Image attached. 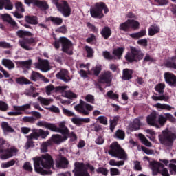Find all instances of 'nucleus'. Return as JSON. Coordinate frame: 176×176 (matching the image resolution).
Wrapping results in <instances>:
<instances>
[{
    "instance_id": "f257e3e1",
    "label": "nucleus",
    "mask_w": 176,
    "mask_h": 176,
    "mask_svg": "<svg viewBox=\"0 0 176 176\" xmlns=\"http://www.w3.org/2000/svg\"><path fill=\"white\" fill-rule=\"evenodd\" d=\"M34 161V171L41 175L52 174V172L46 170H50L54 165L53 158L49 154L43 155L38 157L32 159Z\"/></svg>"
},
{
    "instance_id": "f03ea898",
    "label": "nucleus",
    "mask_w": 176,
    "mask_h": 176,
    "mask_svg": "<svg viewBox=\"0 0 176 176\" xmlns=\"http://www.w3.org/2000/svg\"><path fill=\"white\" fill-rule=\"evenodd\" d=\"M9 146H10V144L8 142L5 141L3 138H0V159L1 160H8V159L16 156L17 152H19V149L14 146L6 149Z\"/></svg>"
},
{
    "instance_id": "7ed1b4c3",
    "label": "nucleus",
    "mask_w": 176,
    "mask_h": 176,
    "mask_svg": "<svg viewBox=\"0 0 176 176\" xmlns=\"http://www.w3.org/2000/svg\"><path fill=\"white\" fill-rule=\"evenodd\" d=\"M109 155L112 157H117V159H120L121 160H127V153L117 142H114L110 145Z\"/></svg>"
},
{
    "instance_id": "20e7f679",
    "label": "nucleus",
    "mask_w": 176,
    "mask_h": 176,
    "mask_svg": "<svg viewBox=\"0 0 176 176\" xmlns=\"http://www.w3.org/2000/svg\"><path fill=\"white\" fill-rule=\"evenodd\" d=\"M107 14L109 12L108 7L104 2L96 3L94 7L90 9V14L94 19H102L104 17V13Z\"/></svg>"
},
{
    "instance_id": "39448f33",
    "label": "nucleus",
    "mask_w": 176,
    "mask_h": 176,
    "mask_svg": "<svg viewBox=\"0 0 176 176\" xmlns=\"http://www.w3.org/2000/svg\"><path fill=\"white\" fill-rule=\"evenodd\" d=\"M75 168L73 170L75 176H90L89 172H87V168H89L91 173H94V166L87 164L85 165L84 163L76 162L74 164Z\"/></svg>"
},
{
    "instance_id": "423d86ee",
    "label": "nucleus",
    "mask_w": 176,
    "mask_h": 176,
    "mask_svg": "<svg viewBox=\"0 0 176 176\" xmlns=\"http://www.w3.org/2000/svg\"><path fill=\"white\" fill-rule=\"evenodd\" d=\"M158 138L162 145L170 146L175 141V135L168 131V129H165L162 131V134L159 135Z\"/></svg>"
},
{
    "instance_id": "0eeeda50",
    "label": "nucleus",
    "mask_w": 176,
    "mask_h": 176,
    "mask_svg": "<svg viewBox=\"0 0 176 176\" xmlns=\"http://www.w3.org/2000/svg\"><path fill=\"white\" fill-rule=\"evenodd\" d=\"M74 109L78 112L79 113H82L83 115H89L91 111H93L94 108L91 104L87 103L86 102L80 100V103L74 107Z\"/></svg>"
},
{
    "instance_id": "6e6552de",
    "label": "nucleus",
    "mask_w": 176,
    "mask_h": 176,
    "mask_svg": "<svg viewBox=\"0 0 176 176\" xmlns=\"http://www.w3.org/2000/svg\"><path fill=\"white\" fill-rule=\"evenodd\" d=\"M55 5L59 12L64 16V17H69L72 10L69 4L65 1H62L60 3H55Z\"/></svg>"
},
{
    "instance_id": "1a4fd4ad",
    "label": "nucleus",
    "mask_w": 176,
    "mask_h": 176,
    "mask_svg": "<svg viewBox=\"0 0 176 176\" xmlns=\"http://www.w3.org/2000/svg\"><path fill=\"white\" fill-rule=\"evenodd\" d=\"M68 89V86L67 85L58 86L56 87V91H60L63 97H65L66 98H69L70 100H72V98H76L78 97L76 94H74L70 90L66 91V89Z\"/></svg>"
},
{
    "instance_id": "9d476101",
    "label": "nucleus",
    "mask_w": 176,
    "mask_h": 176,
    "mask_svg": "<svg viewBox=\"0 0 176 176\" xmlns=\"http://www.w3.org/2000/svg\"><path fill=\"white\" fill-rule=\"evenodd\" d=\"M138 27H140V23L138 21L128 19L126 21L120 25L119 29L121 30V31H127L129 28H134V30H135L138 28Z\"/></svg>"
},
{
    "instance_id": "9b49d317",
    "label": "nucleus",
    "mask_w": 176,
    "mask_h": 176,
    "mask_svg": "<svg viewBox=\"0 0 176 176\" xmlns=\"http://www.w3.org/2000/svg\"><path fill=\"white\" fill-rule=\"evenodd\" d=\"M60 43H62V50L67 54H72V43L67 37H60L59 38Z\"/></svg>"
},
{
    "instance_id": "f8f14e48",
    "label": "nucleus",
    "mask_w": 176,
    "mask_h": 176,
    "mask_svg": "<svg viewBox=\"0 0 176 176\" xmlns=\"http://www.w3.org/2000/svg\"><path fill=\"white\" fill-rule=\"evenodd\" d=\"M35 68L43 71V72H47L50 69L49 66V61L47 60H43L38 58V63H34Z\"/></svg>"
},
{
    "instance_id": "ddd939ff",
    "label": "nucleus",
    "mask_w": 176,
    "mask_h": 176,
    "mask_svg": "<svg viewBox=\"0 0 176 176\" xmlns=\"http://www.w3.org/2000/svg\"><path fill=\"white\" fill-rule=\"evenodd\" d=\"M112 73L111 72L107 71L102 72L98 79V82L100 83H107V85H110L112 82L113 79Z\"/></svg>"
},
{
    "instance_id": "4468645a",
    "label": "nucleus",
    "mask_w": 176,
    "mask_h": 176,
    "mask_svg": "<svg viewBox=\"0 0 176 176\" xmlns=\"http://www.w3.org/2000/svg\"><path fill=\"white\" fill-rule=\"evenodd\" d=\"M56 77L57 79L63 80L65 83H68V82H71V80H72V78L69 76V73L67 69H61L58 74H56Z\"/></svg>"
},
{
    "instance_id": "2eb2a0df",
    "label": "nucleus",
    "mask_w": 176,
    "mask_h": 176,
    "mask_svg": "<svg viewBox=\"0 0 176 176\" xmlns=\"http://www.w3.org/2000/svg\"><path fill=\"white\" fill-rule=\"evenodd\" d=\"M20 46L25 49V50H32V47L30 45L32 43H35V39L31 38H23L19 41Z\"/></svg>"
},
{
    "instance_id": "dca6fc26",
    "label": "nucleus",
    "mask_w": 176,
    "mask_h": 176,
    "mask_svg": "<svg viewBox=\"0 0 176 176\" xmlns=\"http://www.w3.org/2000/svg\"><path fill=\"white\" fill-rule=\"evenodd\" d=\"M164 79L165 82L169 85V86H175L176 85V76L170 72H165L164 74Z\"/></svg>"
},
{
    "instance_id": "f3484780",
    "label": "nucleus",
    "mask_w": 176,
    "mask_h": 176,
    "mask_svg": "<svg viewBox=\"0 0 176 176\" xmlns=\"http://www.w3.org/2000/svg\"><path fill=\"white\" fill-rule=\"evenodd\" d=\"M157 114L155 112L151 113L149 116H147L146 120L149 126H153L157 129H159V124H157Z\"/></svg>"
},
{
    "instance_id": "a211bd4d",
    "label": "nucleus",
    "mask_w": 176,
    "mask_h": 176,
    "mask_svg": "<svg viewBox=\"0 0 176 176\" xmlns=\"http://www.w3.org/2000/svg\"><path fill=\"white\" fill-rule=\"evenodd\" d=\"M32 2L36 6L41 8V9H49V6L46 2L41 1L39 0H25V3H26V5H30V3H32Z\"/></svg>"
},
{
    "instance_id": "6ab92c4d",
    "label": "nucleus",
    "mask_w": 176,
    "mask_h": 176,
    "mask_svg": "<svg viewBox=\"0 0 176 176\" xmlns=\"http://www.w3.org/2000/svg\"><path fill=\"white\" fill-rule=\"evenodd\" d=\"M3 6L6 10H13V3L10 0H0V10L3 9Z\"/></svg>"
},
{
    "instance_id": "aec40b11",
    "label": "nucleus",
    "mask_w": 176,
    "mask_h": 176,
    "mask_svg": "<svg viewBox=\"0 0 176 176\" xmlns=\"http://www.w3.org/2000/svg\"><path fill=\"white\" fill-rule=\"evenodd\" d=\"M63 135L64 136H61L60 135H54L52 137V141H53L54 144H61V142L68 140V136L67 135Z\"/></svg>"
},
{
    "instance_id": "412c9836",
    "label": "nucleus",
    "mask_w": 176,
    "mask_h": 176,
    "mask_svg": "<svg viewBox=\"0 0 176 176\" xmlns=\"http://www.w3.org/2000/svg\"><path fill=\"white\" fill-rule=\"evenodd\" d=\"M131 53L135 56L138 60H141L144 57V54L141 52V49L136 48L135 47H130Z\"/></svg>"
},
{
    "instance_id": "4be33fe9",
    "label": "nucleus",
    "mask_w": 176,
    "mask_h": 176,
    "mask_svg": "<svg viewBox=\"0 0 176 176\" xmlns=\"http://www.w3.org/2000/svg\"><path fill=\"white\" fill-rule=\"evenodd\" d=\"M152 100L153 101H168L170 100V96L167 95V94L160 95L157 96V94L151 96Z\"/></svg>"
},
{
    "instance_id": "5701e85b",
    "label": "nucleus",
    "mask_w": 176,
    "mask_h": 176,
    "mask_svg": "<svg viewBox=\"0 0 176 176\" xmlns=\"http://www.w3.org/2000/svg\"><path fill=\"white\" fill-rule=\"evenodd\" d=\"M59 131H57V133H60L63 134V135H69V130H68V128L65 127V122H61L59 123Z\"/></svg>"
},
{
    "instance_id": "b1692460",
    "label": "nucleus",
    "mask_w": 176,
    "mask_h": 176,
    "mask_svg": "<svg viewBox=\"0 0 176 176\" xmlns=\"http://www.w3.org/2000/svg\"><path fill=\"white\" fill-rule=\"evenodd\" d=\"M159 32H160V28L157 25H151L148 28L149 36H153V35H156Z\"/></svg>"
},
{
    "instance_id": "393cba45",
    "label": "nucleus",
    "mask_w": 176,
    "mask_h": 176,
    "mask_svg": "<svg viewBox=\"0 0 176 176\" xmlns=\"http://www.w3.org/2000/svg\"><path fill=\"white\" fill-rule=\"evenodd\" d=\"M123 52H124V47H118L114 49L113 50V58H118V60H120L122 54H123Z\"/></svg>"
},
{
    "instance_id": "a878e982",
    "label": "nucleus",
    "mask_w": 176,
    "mask_h": 176,
    "mask_svg": "<svg viewBox=\"0 0 176 176\" xmlns=\"http://www.w3.org/2000/svg\"><path fill=\"white\" fill-rule=\"evenodd\" d=\"M68 160L64 157H61L59 161L56 162V166L58 168H66L68 167Z\"/></svg>"
},
{
    "instance_id": "bb28decb",
    "label": "nucleus",
    "mask_w": 176,
    "mask_h": 176,
    "mask_svg": "<svg viewBox=\"0 0 176 176\" xmlns=\"http://www.w3.org/2000/svg\"><path fill=\"white\" fill-rule=\"evenodd\" d=\"M32 133L26 136L27 140H39V129H34Z\"/></svg>"
},
{
    "instance_id": "cd10ccee",
    "label": "nucleus",
    "mask_w": 176,
    "mask_h": 176,
    "mask_svg": "<svg viewBox=\"0 0 176 176\" xmlns=\"http://www.w3.org/2000/svg\"><path fill=\"white\" fill-rule=\"evenodd\" d=\"M32 64V60L31 59H29L25 61L17 62V65H19L21 68H27L28 69H30L31 68Z\"/></svg>"
},
{
    "instance_id": "c85d7f7f",
    "label": "nucleus",
    "mask_w": 176,
    "mask_h": 176,
    "mask_svg": "<svg viewBox=\"0 0 176 176\" xmlns=\"http://www.w3.org/2000/svg\"><path fill=\"white\" fill-rule=\"evenodd\" d=\"M140 126H141V122L140 119L136 118L133 120L132 124H130V129L131 131H136V130H140Z\"/></svg>"
},
{
    "instance_id": "c756f323",
    "label": "nucleus",
    "mask_w": 176,
    "mask_h": 176,
    "mask_svg": "<svg viewBox=\"0 0 176 176\" xmlns=\"http://www.w3.org/2000/svg\"><path fill=\"white\" fill-rule=\"evenodd\" d=\"M133 71L129 69H124L123 70L122 79L123 80H130L133 76Z\"/></svg>"
},
{
    "instance_id": "7c9ffc66",
    "label": "nucleus",
    "mask_w": 176,
    "mask_h": 176,
    "mask_svg": "<svg viewBox=\"0 0 176 176\" xmlns=\"http://www.w3.org/2000/svg\"><path fill=\"white\" fill-rule=\"evenodd\" d=\"M101 34L104 39H108L112 34V31L109 27L106 26L102 30Z\"/></svg>"
},
{
    "instance_id": "2f4dec72",
    "label": "nucleus",
    "mask_w": 176,
    "mask_h": 176,
    "mask_svg": "<svg viewBox=\"0 0 176 176\" xmlns=\"http://www.w3.org/2000/svg\"><path fill=\"white\" fill-rule=\"evenodd\" d=\"M154 107L157 108V109H166V111H171V109H174V107L167 104L157 103Z\"/></svg>"
},
{
    "instance_id": "473e14b6",
    "label": "nucleus",
    "mask_w": 176,
    "mask_h": 176,
    "mask_svg": "<svg viewBox=\"0 0 176 176\" xmlns=\"http://www.w3.org/2000/svg\"><path fill=\"white\" fill-rule=\"evenodd\" d=\"M100 72H101V66L96 65L89 71H88L89 75H96V76H98L100 75Z\"/></svg>"
},
{
    "instance_id": "72a5a7b5",
    "label": "nucleus",
    "mask_w": 176,
    "mask_h": 176,
    "mask_svg": "<svg viewBox=\"0 0 176 176\" xmlns=\"http://www.w3.org/2000/svg\"><path fill=\"white\" fill-rule=\"evenodd\" d=\"M138 137L140 140V141L145 145V146H148V148H151L152 146V143L145 138V135H144L142 133H139Z\"/></svg>"
},
{
    "instance_id": "f704fd0d",
    "label": "nucleus",
    "mask_w": 176,
    "mask_h": 176,
    "mask_svg": "<svg viewBox=\"0 0 176 176\" xmlns=\"http://www.w3.org/2000/svg\"><path fill=\"white\" fill-rule=\"evenodd\" d=\"M146 35V30H141L140 32H136V33H133L129 34V36L131 38H133L134 39H139V38H142V36H145Z\"/></svg>"
},
{
    "instance_id": "c9c22d12",
    "label": "nucleus",
    "mask_w": 176,
    "mask_h": 176,
    "mask_svg": "<svg viewBox=\"0 0 176 176\" xmlns=\"http://www.w3.org/2000/svg\"><path fill=\"white\" fill-rule=\"evenodd\" d=\"M47 20L52 21L55 25H61L63 24V19L60 17L50 16Z\"/></svg>"
},
{
    "instance_id": "e433bc0d",
    "label": "nucleus",
    "mask_w": 176,
    "mask_h": 176,
    "mask_svg": "<svg viewBox=\"0 0 176 176\" xmlns=\"http://www.w3.org/2000/svg\"><path fill=\"white\" fill-rule=\"evenodd\" d=\"M1 127L5 133H13L14 131V129H13V128H12V126H10L6 122H3L1 123Z\"/></svg>"
},
{
    "instance_id": "4c0bfd02",
    "label": "nucleus",
    "mask_w": 176,
    "mask_h": 176,
    "mask_svg": "<svg viewBox=\"0 0 176 176\" xmlns=\"http://www.w3.org/2000/svg\"><path fill=\"white\" fill-rule=\"evenodd\" d=\"M2 64L8 69H13V68H14V63L9 59H3Z\"/></svg>"
},
{
    "instance_id": "58836bf2",
    "label": "nucleus",
    "mask_w": 176,
    "mask_h": 176,
    "mask_svg": "<svg viewBox=\"0 0 176 176\" xmlns=\"http://www.w3.org/2000/svg\"><path fill=\"white\" fill-rule=\"evenodd\" d=\"M16 35L19 38H25V36H32V33L28 31L20 30L16 32Z\"/></svg>"
},
{
    "instance_id": "ea45409f",
    "label": "nucleus",
    "mask_w": 176,
    "mask_h": 176,
    "mask_svg": "<svg viewBox=\"0 0 176 176\" xmlns=\"http://www.w3.org/2000/svg\"><path fill=\"white\" fill-rule=\"evenodd\" d=\"M35 90H36V89H35V87H34V86H30L29 89H26L25 91V96H32V97H38V96H39L38 93H36L34 94V91H35Z\"/></svg>"
},
{
    "instance_id": "a19ab883",
    "label": "nucleus",
    "mask_w": 176,
    "mask_h": 176,
    "mask_svg": "<svg viewBox=\"0 0 176 176\" xmlns=\"http://www.w3.org/2000/svg\"><path fill=\"white\" fill-rule=\"evenodd\" d=\"M163 164L159 163L156 161H153L150 162V167L153 171H159V168L162 167Z\"/></svg>"
},
{
    "instance_id": "79ce46f5",
    "label": "nucleus",
    "mask_w": 176,
    "mask_h": 176,
    "mask_svg": "<svg viewBox=\"0 0 176 176\" xmlns=\"http://www.w3.org/2000/svg\"><path fill=\"white\" fill-rule=\"evenodd\" d=\"M38 101H39L40 104H41V105H50V103L53 101L52 99H47L46 98H43V97H38L37 98Z\"/></svg>"
},
{
    "instance_id": "37998d69",
    "label": "nucleus",
    "mask_w": 176,
    "mask_h": 176,
    "mask_svg": "<svg viewBox=\"0 0 176 176\" xmlns=\"http://www.w3.org/2000/svg\"><path fill=\"white\" fill-rule=\"evenodd\" d=\"M166 88V84L161 82L157 84L155 87V91L159 93L160 94H163L164 93V89Z\"/></svg>"
},
{
    "instance_id": "c03bdc74",
    "label": "nucleus",
    "mask_w": 176,
    "mask_h": 176,
    "mask_svg": "<svg viewBox=\"0 0 176 176\" xmlns=\"http://www.w3.org/2000/svg\"><path fill=\"white\" fill-rule=\"evenodd\" d=\"M16 82L19 85H31V81L25 77H20L16 78Z\"/></svg>"
},
{
    "instance_id": "a18cd8bd",
    "label": "nucleus",
    "mask_w": 176,
    "mask_h": 176,
    "mask_svg": "<svg viewBox=\"0 0 176 176\" xmlns=\"http://www.w3.org/2000/svg\"><path fill=\"white\" fill-rule=\"evenodd\" d=\"M16 164V160H11L7 162L2 163L1 164V168H9Z\"/></svg>"
},
{
    "instance_id": "49530a36",
    "label": "nucleus",
    "mask_w": 176,
    "mask_h": 176,
    "mask_svg": "<svg viewBox=\"0 0 176 176\" xmlns=\"http://www.w3.org/2000/svg\"><path fill=\"white\" fill-rule=\"evenodd\" d=\"M13 108L14 111H19L20 112H21V111H27V109H30V108H31V104H26L22 106H14Z\"/></svg>"
},
{
    "instance_id": "de8ad7c7",
    "label": "nucleus",
    "mask_w": 176,
    "mask_h": 176,
    "mask_svg": "<svg viewBox=\"0 0 176 176\" xmlns=\"http://www.w3.org/2000/svg\"><path fill=\"white\" fill-rule=\"evenodd\" d=\"M42 78V75L37 72L32 71L31 75H30V79L31 80H33V82H36V80H39Z\"/></svg>"
},
{
    "instance_id": "09e8293b",
    "label": "nucleus",
    "mask_w": 176,
    "mask_h": 176,
    "mask_svg": "<svg viewBox=\"0 0 176 176\" xmlns=\"http://www.w3.org/2000/svg\"><path fill=\"white\" fill-rule=\"evenodd\" d=\"M25 21L29 24H38V18L36 16H25Z\"/></svg>"
},
{
    "instance_id": "8fccbe9b",
    "label": "nucleus",
    "mask_w": 176,
    "mask_h": 176,
    "mask_svg": "<svg viewBox=\"0 0 176 176\" xmlns=\"http://www.w3.org/2000/svg\"><path fill=\"white\" fill-rule=\"evenodd\" d=\"M146 133L147 134H149L150 136H147L148 138H149L150 141H153V142H155L156 141V139L155 138V136L156 135V133L153 131L152 129H146Z\"/></svg>"
},
{
    "instance_id": "3c124183",
    "label": "nucleus",
    "mask_w": 176,
    "mask_h": 176,
    "mask_svg": "<svg viewBox=\"0 0 176 176\" xmlns=\"http://www.w3.org/2000/svg\"><path fill=\"white\" fill-rule=\"evenodd\" d=\"M49 145H52V141L49 140L46 142H44L41 144V152L42 153H45V152H47V146H49Z\"/></svg>"
},
{
    "instance_id": "603ef678",
    "label": "nucleus",
    "mask_w": 176,
    "mask_h": 176,
    "mask_svg": "<svg viewBox=\"0 0 176 176\" xmlns=\"http://www.w3.org/2000/svg\"><path fill=\"white\" fill-rule=\"evenodd\" d=\"M110 166H116V167H120V166H124V161L116 162L115 160H111L109 162Z\"/></svg>"
},
{
    "instance_id": "864d4df0",
    "label": "nucleus",
    "mask_w": 176,
    "mask_h": 176,
    "mask_svg": "<svg viewBox=\"0 0 176 176\" xmlns=\"http://www.w3.org/2000/svg\"><path fill=\"white\" fill-rule=\"evenodd\" d=\"M45 129H48V130H51V131H55V133H57V131H60V129H58V127H57L56 124L47 122Z\"/></svg>"
},
{
    "instance_id": "5fc2aeb1",
    "label": "nucleus",
    "mask_w": 176,
    "mask_h": 176,
    "mask_svg": "<svg viewBox=\"0 0 176 176\" xmlns=\"http://www.w3.org/2000/svg\"><path fill=\"white\" fill-rule=\"evenodd\" d=\"M124 136V132L120 129H118L114 135V138H118V140H123Z\"/></svg>"
},
{
    "instance_id": "6e6d98bb",
    "label": "nucleus",
    "mask_w": 176,
    "mask_h": 176,
    "mask_svg": "<svg viewBox=\"0 0 176 176\" xmlns=\"http://www.w3.org/2000/svg\"><path fill=\"white\" fill-rule=\"evenodd\" d=\"M53 91H56V87L54 88L53 85H50L45 87V93L47 94V96H50Z\"/></svg>"
},
{
    "instance_id": "4d7b16f0",
    "label": "nucleus",
    "mask_w": 176,
    "mask_h": 176,
    "mask_svg": "<svg viewBox=\"0 0 176 176\" xmlns=\"http://www.w3.org/2000/svg\"><path fill=\"white\" fill-rule=\"evenodd\" d=\"M125 58L126 61H129V63H133V61H137V58L131 52L126 54L125 56Z\"/></svg>"
},
{
    "instance_id": "13d9d810",
    "label": "nucleus",
    "mask_w": 176,
    "mask_h": 176,
    "mask_svg": "<svg viewBox=\"0 0 176 176\" xmlns=\"http://www.w3.org/2000/svg\"><path fill=\"white\" fill-rule=\"evenodd\" d=\"M107 96L108 98H111V100H118V98H119V95L118 94L113 93V91H109L107 93Z\"/></svg>"
},
{
    "instance_id": "bf43d9fd",
    "label": "nucleus",
    "mask_w": 176,
    "mask_h": 176,
    "mask_svg": "<svg viewBox=\"0 0 176 176\" xmlns=\"http://www.w3.org/2000/svg\"><path fill=\"white\" fill-rule=\"evenodd\" d=\"M158 171L162 176H170V173H168V170H167L166 168H164L163 165L161 166V168H159Z\"/></svg>"
},
{
    "instance_id": "052dcab7",
    "label": "nucleus",
    "mask_w": 176,
    "mask_h": 176,
    "mask_svg": "<svg viewBox=\"0 0 176 176\" xmlns=\"http://www.w3.org/2000/svg\"><path fill=\"white\" fill-rule=\"evenodd\" d=\"M137 44L140 45V46H142V47H146L148 46V39L146 38H141L138 40Z\"/></svg>"
},
{
    "instance_id": "680f3d73",
    "label": "nucleus",
    "mask_w": 176,
    "mask_h": 176,
    "mask_svg": "<svg viewBox=\"0 0 176 176\" xmlns=\"http://www.w3.org/2000/svg\"><path fill=\"white\" fill-rule=\"evenodd\" d=\"M96 172L98 173L102 174V175L107 176L108 175V173H109V170L108 169L103 168V167H100L96 169Z\"/></svg>"
},
{
    "instance_id": "e2e57ef3",
    "label": "nucleus",
    "mask_w": 176,
    "mask_h": 176,
    "mask_svg": "<svg viewBox=\"0 0 176 176\" xmlns=\"http://www.w3.org/2000/svg\"><path fill=\"white\" fill-rule=\"evenodd\" d=\"M23 122H26L28 123H35L36 121V119L34 118L33 116H25L23 118Z\"/></svg>"
},
{
    "instance_id": "0e129e2a",
    "label": "nucleus",
    "mask_w": 176,
    "mask_h": 176,
    "mask_svg": "<svg viewBox=\"0 0 176 176\" xmlns=\"http://www.w3.org/2000/svg\"><path fill=\"white\" fill-rule=\"evenodd\" d=\"M49 131H44L43 129H38V135L42 138H46L49 135Z\"/></svg>"
},
{
    "instance_id": "69168bd1",
    "label": "nucleus",
    "mask_w": 176,
    "mask_h": 176,
    "mask_svg": "<svg viewBox=\"0 0 176 176\" xmlns=\"http://www.w3.org/2000/svg\"><path fill=\"white\" fill-rule=\"evenodd\" d=\"M9 108V106L6 104V102L3 101H0V111L3 112H6Z\"/></svg>"
},
{
    "instance_id": "338daca9",
    "label": "nucleus",
    "mask_w": 176,
    "mask_h": 176,
    "mask_svg": "<svg viewBox=\"0 0 176 176\" xmlns=\"http://www.w3.org/2000/svg\"><path fill=\"white\" fill-rule=\"evenodd\" d=\"M15 8L19 12H21L22 13L25 12L24 6H23V3L20 1L15 3Z\"/></svg>"
},
{
    "instance_id": "774afa93",
    "label": "nucleus",
    "mask_w": 176,
    "mask_h": 176,
    "mask_svg": "<svg viewBox=\"0 0 176 176\" xmlns=\"http://www.w3.org/2000/svg\"><path fill=\"white\" fill-rule=\"evenodd\" d=\"M110 174L111 176L120 175V171H119V169H118L116 168H110Z\"/></svg>"
}]
</instances>
